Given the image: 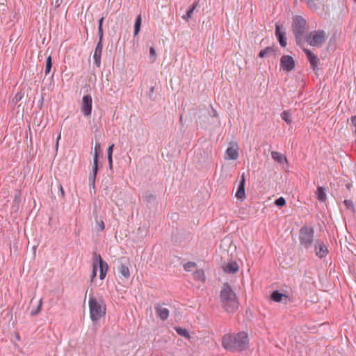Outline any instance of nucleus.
<instances>
[{
	"label": "nucleus",
	"instance_id": "nucleus-1",
	"mask_svg": "<svg viewBox=\"0 0 356 356\" xmlns=\"http://www.w3.org/2000/svg\"><path fill=\"white\" fill-rule=\"evenodd\" d=\"M222 347L231 352H242L249 348V337L245 332L225 334L222 338Z\"/></svg>",
	"mask_w": 356,
	"mask_h": 356
},
{
	"label": "nucleus",
	"instance_id": "nucleus-2",
	"mask_svg": "<svg viewBox=\"0 0 356 356\" xmlns=\"http://www.w3.org/2000/svg\"><path fill=\"white\" fill-rule=\"evenodd\" d=\"M220 299L222 307L227 312L234 313L238 308L239 303L236 293L227 282L223 284L220 294Z\"/></svg>",
	"mask_w": 356,
	"mask_h": 356
},
{
	"label": "nucleus",
	"instance_id": "nucleus-3",
	"mask_svg": "<svg viewBox=\"0 0 356 356\" xmlns=\"http://www.w3.org/2000/svg\"><path fill=\"white\" fill-rule=\"evenodd\" d=\"M90 317L93 323L98 321L106 314V305L103 300H97L92 295L89 296Z\"/></svg>",
	"mask_w": 356,
	"mask_h": 356
},
{
	"label": "nucleus",
	"instance_id": "nucleus-4",
	"mask_svg": "<svg viewBox=\"0 0 356 356\" xmlns=\"http://www.w3.org/2000/svg\"><path fill=\"white\" fill-rule=\"evenodd\" d=\"M96 261H94L92 265V271L90 276V282H93L97 276V269H99V278L103 280L106 277L108 266L107 263L103 260L99 254H95Z\"/></svg>",
	"mask_w": 356,
	"mask_h": 356
},
{
	"label": "nucleus",
	"instance_id": "nucleus-5",
	"mask_svg": "<svg viewBox=\"0 0 356 356\" xmlns=\"http://www.w3.org/2000/svg\"><path fill=\"white\" fill-rule=\"evenodd\" d=\"M314 230L313 227L307 225L302 226L300 229L299 241L300 244L305 249L312 247L314 242Z\"/></svg>",
	"mask_w": 356,
	"mask_h": 356
},
{
	"label": "nucleus",
	"instance_id": "nucleus-6",
	"mask_svg": "<svg viewBox=\"0 0 356 356\" xmlns=\"http://www.w3.org/2000/svg\"><path fill=\"white\" fill-rule=\"evenodd\" d=\"M306 21L299 15L296 16L293 19L292 30L297 42H300L305 32Z\"/></svg>",
	"mask_w": 356,
	"mask_h": 356
},
{
	"label": "nucleus",
	"instance_id": "nucleus-7",
	"mask_svg": "<svg viewBox=\"0 0 356 356\" xmlns=\"http://www.w3.org/2000/svg\"><path fill=\"white\" fill-rule=\"evenodd\" d=\"M325 40V33L324 31L318 30L310 33L307 36V41L313 47H320Z\"/></svg>",
	"mask_w": 356,
	"mask_h": 356
},
{
	"label": "nucleus",
	"instance_id": "nucleus-8",
	"mask_svg": "<svg viewBox=\"0 0 356 356\" xmlns=\"http://www.w3.org/2000/svg\"><path fill=\"white\" fill-rule=\"evenodd\" d=\"M280 66L283 70L291 72L294 70L296 65L295 60L292 56L289 55H284L280 58Z\"/></svg>",
	"mask_w": 356,
	"mask_h": 356
},
{
	"label": "nucleus",
	"instance_id": "nucleus-9",
	"mask_svg": "<svg viewBox=\"0 0 356 356\" xmlns=\"http://www.w3.org/2000/svg\"><path fill=\"white\" fill-rule=\"evenodd\" d=\"M92 99L90 95H85L82 97L81 111L85 116H90L92 112Z\"/></svg>",
	"mask_w": 356,
	"mask_h": 356
},
{
	"label": "nucleus",
	"instance_id": "nucleus-10",
	"mask_svg": "<svg viewBox=\"0 0 356 356\" xmlns=\"http://www.w3.org/2000/svg\"><path fill=\"white\" fill-rule=\"evenodd\" d=\"M275 35L282 47H285L287 44V40L286 38V32L284 29L278 24H275Z\"/></svg>",
	"mask_w": 356,
	"mask_h": 356
},
{
	"label": "nucleus",
	"instance_id": "nucleus-11",
	"mask_svg": "<svg viewBox=\"0 0 356 356\" xmlns=\"http://www.w3.org/2000/svg\"><path fill=\"white\" fill-rule=\"evenodd\" d=\"M245 178L244 173L242 174V175L240 177L238 184L237 186V190L235 194V197L238 200H243L245 196Z\"/></svg>",
	"mask_w": 356,
	"mask_h": 356
},
{
	"label": "nucleus",
	"instance_id": "nucleus-12",
	"mask_svg": "<svg viewBox=\"0 0 356 356\" xmlns=\"http://www.w3.org/2000/svg\"><path fill=\"white\" fill-rule=\"evenodd\" d=\"M315 252L316 255L322 259L327 254L328 250L323 241L317 240L315 243Z\"/></svg>",
	"mask_w": 356,
	"mask_h": 356
},
{
	"label": "nucleus",
	"instance_id": "nucleus-13",
	"mask_svg": "<svg viewBox=\"0 0 356 356\" xmlns=\"http://www.w3.org/2000/svg\"><path fill=\"white\" fill-rule=\"evenodd\" d=\"M304 51L307 56V58L310 63L311 67L314 71H316L318 68V65L319 63V59L317 55L312 53L309 49H304Z\"/></svg>",
	"mask_w": 356,
	"mask_h": 356
},
{
	"label": "nucleus",
	"instance_id": "nucleus-14",
	"mask_svg": "<svg viewBox=\"0 0 356 356\" xmlns=\"http://www.w3.org/2000/svg\"><path fill=\"white\" fill-rule=\"evenodd\" d=\"M98 171V160L97 159V155L94 156L93 158V166L92 171L90 173L88 181L90 186H92L93 188H95V179L97 177Z\"/></svg>",
	"mask_w": 356,
	"mask_h": 356
},
{
	"label": "nucleus",
	"instance_id": "nucleus-15",
	"mask_svg": "<svg viewBox=\"0 0 356 356\" xmlns=\"http://www.w3.org/2000/svg\"><path fill=\"white\" fill-rule=\"evenodd\" d=\"M102 49L103 43L97 42L93 54V60L94 64L98 67H100L101 65Z\"/></svg>",
	"mask_w": 356,
	"mask_h": 356
},
{
	"label": "nucleus",
	"instance_id": "nucleus-16",
	"mask_svg": "<svg viewBox=\"0 0 356 356\" xmlns=\"http://www.w3.org/2000/svg\"><path fill=\"white\" fill-rule=\"evenodd\" d=\"M154 309H155V312H156V314H157V316L162 321H165L168 319V318L169 316V313H170L168 309H167L165 307H163L162 306H161L159 305H155Z\"/></svg>",
	"mask_w": 356,
	"mask_h": 356
},
{
	"label": "nucleus",
	"instance_id": "nucleus-17",
	"mask_svg": "<svg viewBox=\"0 0 356 356\" xmlns=\"http://www.w3.org/2000/svg\"><path fill=\"white\" fill-rule=\"evenodd\" d=\"M271 300L276 302H280L284 301V302L286 304L287 302V300H289V297L284 294L281 293L278 290H275L273 291L270 296Z\"/></svg>",
	"mask_w": 356,
	"mask_h": 356
},
{
	"label": "nucleus",
	"instance_id": "nucleus-18",
	"mask_svg": "<svg viewBox=\"0 0 356 356\" xmlns=\"http://www.w3.org/2000/svg\"><path fill=\"white\" fill-rule=\"evenodd\" d=\"M129 266V262H121L118 266V273L125 279H128L130 277Z\"/></svg>",
	"mask_w": 356,
	"mask_h": 356
},
{
	"label": "nucleus",
	"instance_id": "nucleus-19",
	"mask_svg": "<svg viewBox=\"0 0 356 356\" xmlns=\"http://www.w3.org/2000/svg\"><path fill=\"white\" fill-rule=\"evenodd\" d=\"M222 268H223V270L227 273L234 274L238 270L239 266L236 261H232V262L225 264L222 266Z\"/></svg>",
	"mask_w": 356,
	"mask_h": 356
},
{
	"label": "nucleus",
	"instance_id": "nucleus-20",
	"mask_svg": "<svg viewBox=\"0 0 356 356\" xmlns=\"http://www.w3.org/2000/svg\"><path fill=\"white\" fill-rule=\"evenodd\" d=\"M238 157V149L234 147H229L225 152V159L229 160H236Z\"/></svg>",
	"mask_w": 356,
	"mask_h": 356
},
{
	"label": "nucleus",
	"instance_id": "nucleus-21",
	"mask_svg": "<svg viewBox=\"0 0 356 356\" xmlns=\"http://www.w3.org/2000/svg\"><path fill=\"white\" fill-rule=\"evenodd\" d=\"M156 196L151 191H146L143 195V200L147 204H152L155 202Z\"/></svg>",
	"mask_w": 356,
	"mask_h": 356
},
{
	"label": "nucleus",
	"instance_id": "nucleus-22",
	"mask_svg": "<svg viewBox=\"0 0 356 356\" xmlns=\"http://www.w3.org/2000/svg\"><path fill=\"white\" fill-rule=\"evenodd\" d=\"M316 196L321 202H325L327 200L325 188L323 186H318L316 191Z\"/></svg>",
	"mask_w": 356,
	"mask_h": 356
},
{
	"label": "nucleus",
	"instance_id": "nucleus-23",
	"mask_svg": "<svg viewBox=\"0 0 356 356\" xmlns=\"http://www.w3.org/2000/svg\"><path fill=\"white\" fill-rule=\"evenodd\" d=\"M271 156L274 161H277V163H279L280 164L284 163H288L286 157L284 155H283L277 152H275V151L271 152Z\"/></svg>",
	"mask_w": 356,
	"mask_h": 356
},
{
	"label": "nucleus",
	"instance_id": "nucleus-24",
	"mask_svg": "<svg viewBox=\"0 0 356 356\" xmlns=\"http://www.w3.org/2000/svg\"><path fill=\"white\" fill-rule=\"evenodd\" d=\"M275 51V48L274 46L272 47H268L264 49H261L259 53V58H264L266 56H268L273 54H274Z\"/></svg>",
	"mask_w": 356,
	"mask_h": 356
},
{
	"label": "nucleus",
	"instance_id": "nucleus-25",
	"mask_svg": "<svg viewBox=\"0 0 356 356\" xmlns=\"http://www.w3.org/2000/svg\"><path fill=\"white\" fill-rule=\"evenodd\" d=\"M141 24H142V17H141V15H138L136 18V20H135V23H134V35H137L138 34V33L140 32V27H141Z\"/></svg>",
	"mask_w": 356,
	"mask_h": 356
},
{
	"label": "nucleus",
	"instance_id": "nucleus-26",
	"mask_svg": "<svg viewBox=\"0 0 356 356\" xmlns=\"http://www.w3.org/2000/svg\"><path fill=\"white\" fill-rule=\"evenodd\" d=\"M198 4L199 1L194 2L193 4L191 6H190L186 15L183 16V18L186 20H188L191 17L195 8H196L197 6H198Z\"/></svg>",
	"mask_w": 356,
	"mask_h": 356
},
{
	"label": "nucleus",
	"instance_id": "nucleus-27",
	"mask_svg": "<svg viewBox=\"0 0 356 356\" xmlns=\"http://www.w3.org/2000/svg\"><path fill=\"white\" fill-rule=\"evenodd\" d=\"M281 118L287 124H291L292 123L291 114L289 111H284L281 113Z\"/></svg>",
	"mask_w": 356,
	"mask_h": 356
},
{
	"label": "nucleus",
	"instance_id": "nucleus-28",
	"mask_svg": "<svg viewBox=\"0 0 356 356\" xmlns=\"http://www.w3.org/2000/svg\"><path fill=\"white\" fill-rule=\"evenodd\" d=\"M95 223L99 232H102L105 229L104 222L102 217L99 218L97 216L95 217Z\"/></svg>",
	"mask_w": 356,
	"mask_h": 356
},
{
	"label": "nucleus",
	"instance_id": "nucleus-29",
	"mask_svg": "<svg viewBox=\"0 0 356 356\" xmlns=\"http://www.w3.org/2000/svg\"><path fill=\"white\" fill-rule=\"evenodd\" d=\"M175 329L179 335L184 337L185 338H187V339H188L190 337L189 332L186 329L181 327H176Z\"/></svg>",
	"mask_w": 356,
	"mask_h": 356
},
{
	"label": "nucleus",
	"instance_id": "nucleus-30",
	"mask_svg": "<svg viewBox=\"0 0 356 356\" xmlns=\"http://www.w3.org/2000/svg\"><path fill=\"white\" fill-rule=\"evenodd\" d=\"M51 67H52V59H51V56H49L47 58L46 63H45V68H44L45 75H47L51 72Z\"/></svg>",
	"mask_w": 356,
	"mask_h": 356
},
{
	"label": "nucleus",
	"instance_id": "nucleus-31",
	"mask_svg": "<svg viewBox=\"0 0 356 356\" xmlns=\"http://www.w3.org/2000/svg\"><path fill=\"white\" fill-rule=\"evenodd\" d=\"M343 204L347 209L350 210L352 213H355L354 204L351 200H345L343 201Z\"/></svg>",
	"mask_w": 356,
	"mask_h": 356
},
{
	"label": "nucleus",
	"instance_id": "nucleus-32",
	"mask_svg": "<svg viewBox=\"0 0 356 356\" xmlns=\"http://www.w3.org/2000/svg\"><path fill=\"white\" fill-rule=\"evenodd\" d=\"M196 266L195 262L188 261L184 265V268L186 271H192L193 268Z\"/></svg>",
	"mask_w": 356,
	"mask_h": 356
},
{
	"label": "nucleus",
	"instance_id": "nucleus-33",
	"mask_svg": "<svg viewBox=\"0 0 356 356\" xmlns=\"http://www.w3.org/2000/svg\"><path fill=\"white\" fill-rule=\"evenodd\" d=\"M275 204L277 207H283L286 204V200L283 197H280L275 200Z\"/></svg>",
	"mask_w": 356,
	"mask_h": 356
},
{
	"label": "nucleus",
	"instance_id": "nucleus-34",
	"mask_svg": "<svg viewBox=\"0 0 356 356\" xmlns=\"http://www.w3.org/2000/svg\"><path fill=\"white\" fill-rule=\"evenodd\" d=\"M41 307H42V299L40 300L39 304H38V307H36V309H33L31 312V316H34L37 315L40 312Z\"/></svg>",
	"mask_w": 356,
	"mask_h": 356
},
{
	"label": "nucleus",
	"instance_id": "nucleus-35",
	"mask_svg": "<svg viewBox=\"0 0 356 356\" xmlns=\"http://www.w3.org/2000/svg\"><path fill=\"white\" fill-rule=\"evenodd\" d=\"M24 97V93L22 92H17L14 98L13 99V102L15 103V104H17L19 101L22 100V99Z\"/></svg>",
	"mask_w": 356,
	"mask_h": 356
},
{
	"label": "nucleus",
	"instance_id": "nucleus-36",
	"mask_svg": "<svg viewBox=\"0 0 356 356\" xmlns=\"http://www.w3.org/2000/svg\"><path fill=\"white\" fill-rule=\"evenodd\" d=\"M350 127L355 129L353 133L354 135H356V115H353L350 118Z\"/></svg>",
	"mask_w": 356,
	"mask_h": 356
},
{
	"label": "nucleus",
	"instance_id": "nucleus-37",
	"mask_svg": "<svg viewBox=\"0 0 356 356\" xmlns=\"http://www.w3.org/2000/svg\"><path fill=\"white\" fill-rule=\"evenodd\" d=\"M149 54H150V59L152 60V62H154L156 59V54L155 49L153 47H151L149 49Z\"/></svg>",
	"mask_w": 356,
	"mask_h": 356
},
{
	"label": "nucleus",
	"instance_id": "nucleus-38",
	"mask_svg": "<svg viewBox=\"0 0 356 356\" xmlns=\"http://www.w3.org/2000/svg\"><path fill=\"white\" fill-rule=\"evenodd\" d=\"M98 37H99L98 42L103 43V38H104L103 28L98 29Z\"/></svg>",
	"mask_w": 356,
	"mask_h": 356
},
{
	"label": "nucleus",
	"instance_id": "nucleus-39",
	"mask_svg": "<svg viewBox=\"0 0 356 356\" xmlns=\"http://www.w3.org/2000/svg\"><path fill=\"white\" fill-rule=\"evenodd\" d=\"M113 148H114V145L113 144H112L111 145H110L108 147V149H107V156H112Z\"/></svg>",
	"mask_w": 356,
	"mask_h": 356
},
{
	"label": "nucleus",
	"instance_id": "nucleus-40",
	"mask_svg": "<svg viewBox=\"0 0 356 356\" xmlns=\"http://www.w3.org/2000/svg\"><path fill=\"white\" fill-rule=\"evenodd\" d=\"M99 149H100V144L99 143H97L95 144V155H94V156L97 155V160H98V154H99L98 152L99 151Z\"/></svg>",
	"mask_w": 356,
	"mask_h": 356
},
{
	"label": "nucleus",
	"instance_id": "nucleus-41",
	"mask_svg": "<svg viewBox=\"0 0 356 356\" xmlns=\"http://www.w3.org/2000/svg\"><path fill=\"white\" fill-rule=\"evenodd\" d=\"M104 19V17H102L98 20V29L102 28Z\"/></svg>",
	"mask_w": 356,
	"mask_h": 356
},
{
	"label": "nucleus",
	"instance_id": "nucleus-42",
	"mask_svg": "<svg viewBox=\"0 0 356 356\" xmlns=\"http://www.w3.org/2000/svg\"><path fill=\"white\" fill-rule=\"evenodd\" d=\"M107 158H108V165H109V168L112 169V168H113V158H112V156H107Z\"/></svg>",
	"mask_w": 356,
	"mask_h": 356
},
{
	"label": "nucleus",
	"instance_id": "nucleus-43",
	"mask_svg": "<svg viewBox=\"0 0 356 356\" xmlns=\"http://www.w3.org/2000/svg\"><path fill=\"white\" fill-rule=\"evenodd\" d=\"M202 276H203V273L202 272H196L195 273V277L196 279L200 280Z\"/></svg>",
	"mask_w": 356,
	"mask_h": 356
},
{
	"label": "nucleus",
	"instance_id": "nucleus-44",
	"mask_svg": "<svg viewBox=\"0 0 356 356\" xmlns=\"http://www.w3.org/2000/svg\"><path fill=\"white\" fill-rule=\"evenodd\" d=\"M59 191L61 195V197L63 198L65 196V191L61 184H59Z\"/></svg>",
	"mask_w": 356,
	"mask_h": 356
},
{
	"label": "nucleus",
	"instance_id": "nucleus-45",
	"mask_svg": "<svg viewBox=\"0 0 356 356\" xmlns=\"http://www.w3.org/2000/svg\"><path fill=\"white\" fill-rule=\"evenodd\" d=\"M153 92H154V87H152V88H151V90H150V92H149V95H150L151 93H153Z\"/></svg>",
	"mask_w": 356,
	"mask_h": 356
},
{
	"label": "nucleus",
	"instance_id": "nucleus-46",
	"mask_svg": "<svg viewBox=\"0 0 356 356\" xmlns=\"http://www.w3.org/2000/svg\"><path fill=\"white\" fill-rule=\"evenodd\" d=\"M175 216H177V213H174L173 214V218H175Z\"/></svg>",
	"mask_w": 356,
	"mask_h": 356
},
{
	"label": "nucleus",
	"instance_id": "nucleus-47",
	"mask_svg": "<svg viewBox=\"0 0 356 356\" xmlns=\"http://www.w3.org/2000/svg\"><path fill=\"white\" fill-rule=\"evenodd\" d=\"M175 216H177V213H174L173 214V218H175Z\"/></svg>",
	"mask_w": 356,
	"mask_h": 356
}]
</instances>
